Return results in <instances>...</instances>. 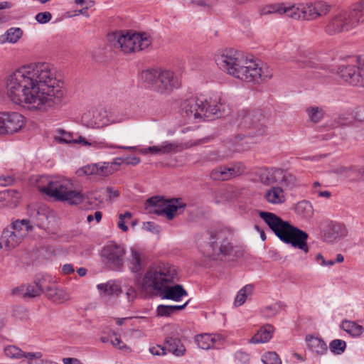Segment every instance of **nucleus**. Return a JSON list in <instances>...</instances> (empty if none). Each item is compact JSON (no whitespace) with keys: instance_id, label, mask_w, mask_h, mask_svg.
Segmentation results:
<instances>
[{"instance_id":"obj_1","label":"nucleus","mask_w":364,"mask_h":364,"mask_svg":"<svg viewBox=\"0 0 364 364\" xmlns=\"http://www.w3.org/2000/svg\"><path fill=\"white\" fill-rule=\"evenodd\" d=\"M4 86L13 103L31 111L47 112L60 104L64 97L55 70L47 63L20 66L5 77Z\"/></svg>"},{"instance_id":"obj_2","label":"nucleus","mask_w":364,"mask_h":364,"mask_svg":"<svg viewBox=\"0 0 364 364\" xmlns=\"http://www.w3.org/2000/svg\"><path fill=\"white\" fill-rule=\"evenodd\" d=\"M215 61L223 72L243 82H252L258 79L266 80L273 75L272 69L269 66H259L253 58L233 49L218 53Z\"/></svg>"},{"instance_id":"obj_3","label":"nucleus","mask_w":364,"mask_h":364,"mask_svg":"<svg viewBox=\"0 0 364 364\" xmlns=\"http://www.w3.org/2000/svg\"><path fill=\"white\" fill-rule=\"evenodd\" d=\"M259 215L281 241L305 253L309 252V235L305 231L292 225L289 221L282 220L273 213L260 211Z\"/></svg>"},{"instance_id":"obj_4","label":"nucleus","mask_w":364,"mask_h":364,"mask_svg":"<svg viewBox=\"0 0 364 364\" xmlns=\"http://www.w3.org/2000/svg\"><path fill=\"white\" fill-rule=\"evenodd\" d=\"M331 6L327 3L318 1L305 4H276L262 11V15L270 14H285L295 20L313 21L328 14Z\"/></svg>"},{"instance_id":"obj_5","label":"nucleus","mask_w":364,"mask_h":364,"mask_svg":"<svg viewBox=\"0 0 364 364\" xmlns=\"http://www.w3.org/2000/svg\"><path fill=\"white\" fill-rule=\"evenodd\" d=\"M181 113L188 119L220 117L225 111L220 96L213 95L208 99L204 96L191 97L182 102Z\"/></svg>"},{"instance_id":"obj_6","label":"nucleus","mask_w":364,"mask_h":364,"mask_svg":"<svg viewBox=\"0 0 364 364\" xmlns=\"http://www.w3.org/2000/svg\"><path fill=\"white\" fill-rule=\"evenodd\" d=\"M141 79L146 87L161 95L170 93L181 85L178 77L169 70H146L141 73Z\"/></svg>"},{"instance_id":"obj_7","label":"nucleus","mask_w":364,"mask_h":364,"mask_svg":"<svg viewBox=\"0 0 364 364\" xmlns=\"http://www.w3.org/2000/svg\"><path fill=\"white\" fill-rule=\"evenodd\" d=\"M73 188V184L70 180L62 178L50 181L47 186L41 187L40 191L56 200L67 201L72 205L83 202L85 196L81 192Z\"/></svg>"},{"instance_id":"obj_8","label":"nucleus","mask_w":364,"mask_h":364,"mask_svg":"<svg viewBox=\"0 0 364 364\" xmlns=\"http://www.w3.org/2000/svg\"><path fill=\"white\" fill-rule=\"evenodd\" d=\"M177 277V270L175 266L168 263H160L151 266L146 271L143 283L148 287L157 291L174 282Z\"/></svg>"},{"instance_id":"obj_9","label":"nucleus","mask_w":364,"mask_h":364,"mask_svg":"<svg viewBox=\"0 0 364 364\" xmlns=\"http://www.w3.org/2000/svg\"><path fill=\"white\" fill-rule=\"evenodd\" d=\"M115 39V48H120L124 53L144 50L151 44V39L146 33H117Z\"/></svg>"},{"instance_id":"obj_10","label":"nucleus","mask_w":364,"mask_h":364,"mask_svg":"<svg viewBox=\"0 0 364 364\" xmlns=\"http://www.w3.org/2000/svg\"><path fill=\"white\" fill-rule=\"evenodd\" d=\"M32 229L30 220H16L3 230L0 240L6 247L13 249L22 242Z\"/></svg>"},{"instance_id":"obj_11","label":"nucleus","mask_w":364,"mask_h":364,"mask_svg":"<svg viewBox=\"0 0 364 364\" xmlns=\"http://www.w3.org/2000/svg\"><path fill=\"white\" fill-rule=\"evenodd\" d=\"M185 207L186 204L178 198L168 200L156 196L149 198L145 203V208L149 213L165 215L168 220H172L176 213L183 210Z\"/></svg>"},{"instance_id":"obj_12","label":"nucleus","mask_w":364,"mask_h":364,"mask_svg":"<svg viewBox=\"0 0 364 364\" xmlns=\"http://www.w3.org/2000/svg\"><path fill=\"white\" fill-rule=\"evenodd\" d=\"M232 232L227 229H216L210 232L209 245L215 255H229L233 250Z\"/></svg>"},{"instance_id":"obj_13","label":"nucleus","mask_w":364,"mask_h":364,"mask_svg":"<svg viewBox=\"0 0 364 364\" xmlns=\"http://www.w3.org/2000/svg\"><path fill=\"white\" fill-rule=\"evenodd\" d=\"M126 249L122 244L114 241L108 242L102 249L101 256L113 269L120 271L124 266Z\"/></svg>"},{"instance_id":"obj_14","label":"nucleus","mask_w":364,"mask_h":364,"mask_svg":"<svg viewBox=\"0 0 364 364\" xmlns=\"http://www.w3.org/2000/svg\"><path fill=\"white\" fill-rule=\"evenodd\" d=\"M262 114L259 112L242 110L237 117V126L242 129H254L255 132H250V136L262 135L266 132V128L259 123Z\"/></svg>"},{"instance_id":"obj_15","label":"nucleus","mask_w":364,"mask_h":364,"mask_svg":"<svg viewBox=\"0 0 364 364\" xmlns=\"http://www.w3.org/2000/svg\"><path fill=\"white\" fill-rule=\"evenodd\" d=\"M25 125L26 118L19 112H0V134L16 133Z\"/></svg>"},{"instance_id":"obj_16","label":"nucleus","mask_w":364,"mask_h":364,"mask_svg":"<svg viewBox=\"0 0 364 364\" xmlns=\"http://www.w3.org/2000/svg\"><path fill=\"white\" fill-rule=\"evenodd\" d=\"M84 126L92 129H100L114 123L107 111L103 108L89 110L81 118Z\"/></svg>"},{"instance_id":"obj_17","label":"nucleus","mask_w":364,"mask_h":364,"mask_svg":"<svg viewBox=\"0 0 364 364\" xmlns=\"http://www.w3.org/2000/svg\"><path fill=\"white\" fill-rule=\"evenodd\" d=\"M50 281V276H42L34 284L22 285L14 291V294L22 298H34L45 293L44 285Z\"/></svg>"},{"instance_id":"obj_18","label":"nucleus","mask_w":364,"mask_h":364,"mask_svg":"<svg viewBox=\"0 0 364 364\" xmlns=\"http://www.w3.org/2000/svg\"><path fill=\"white\" fill-rule=\"evenodd\" d=\"M351 30L348 21L347 11H341L333 16L326 26L325 31L329 35H335Z\"/></svg>"},{"instance_id":"obj_19","label":"nucleus","mask_w":364,"mask_h":364,"mask_svg":"<svg viewBox=\"0 0 364 364\" xmlns=\"http://www.w3.org/2000/svg\"><path fill=\"white\" fill-rule=\"evenodd\" d=\"M347 233V229L343 224L328 221L326 223L323 230V237L327 242H333L346 237Z\"/></svg>"},{"instance_id":"obj_20","label":"nucleus","mask_w":364,"mask_h":364,"mask_svg":"<svg viewBox=\"0 0 364 364\" xmlns=\"http://www.w3.org/2000/svg\"><path fill=\"white\" fill-rule=\"evenodd\" d=\"M43 287L46 295L53 302L62 304L70 299L69 294L65 290L58 288L50 277V281Z\"/></svg>"},{"instance_id":"obj_21","label":"nucleus","mask_w":364,"mask_h":364,"mask_svg":"<svg viewBox=\"0 0 364 364\" xmlns=\"http://www.w3.org/2000/svg\"><path fill=\"white\" fill-rule=\"evenodd\" d=\"M338 75L344 81L352 85H361L360 68L353 65L341 66L338 68Z\"/></svg>"},{"instance_id":"obj_22","label":"nucleus","mask_w":364,"mask_h":364,"mask_svg":"<svg viewBox=\"0 0 364 364\" xmlns=\"http://www.w3.org/2000/svg\"><path fill=\"white\" fill-rule=\"evenodd\" d=\"M278 170L279 168L275 167H262L256 171L255 175L259 183L269 186L277 183Z\"/></svg>"},{"instance_id":"obj_23","label":"nucleus","mask_w":364,"mask_h":364,"mask_svg":"<svg viewBox=\"0 0 364 364\" xmlns=\"http://www.w3.org/2000/svg\"><path fill=\"white\" fill-rule=\"evenodd\" d=\"M163 299L172 300L174 301H180L183 296L188 295L187 291L180 284L173 286L166 285L163 289L159 290Z\"/></svg>"},{"instance_id":"obj_24","label":"nucleus","mask_w":364,"mask_h":364,"mask_svg":"<svg viewBox=\"0 0 364 364\" xmlns=\"http://www.w3.org/2000/svg\"><path fill=\"white\" fill-rule=\"evenodd\" d=\"M348 12V21L353 29L364 21V0L354 4Z\"/></svg>"},{"instance_id":"obj_25","label":"nucleus","mask_w":364,"mask_h":364,"mask_svg":"<svg viewBox=\"0 0 364 364\" xmlns=\"http://www.w3.org/2000/svg\"><path fill=\"white\" fill-rule=\"evenodd\" d=\"M265 200L272 205H280L285 202L286 195L284 189L278 186H272L264 193Z\"/></svg>"},{"instance_id":"obj_26","label":"nucleus","mask_w":364,"mask_h":364,"mask_svg":"<svg viewBox=\"0 0 364 364\" xmlns=\"http://www.w3.org/2000/svg\"><path fill=\"white\" fill-rule=\"evenodd\" d=\"M128 265L129 269L134 273L140 272L145 266L144 257L143 254L132 247L130 249V256L128 258Z\"/></svg>"},{"instance_id":"obj_27","label":"nucleus","mask_w":364,"mask_h":364,"mask_svg":"<svg viewBox=\"0 0 364 364\" xmlns=\"http://www.w3.org/2000/svg\"><path fill=\"white\" fill-rule=\"evenodd\" d=\"M177 148V145L169 141H164L157 146L141 149L139 151L143 154L150 153L154 155H164L169 154Z\"/></svg>"},{"instance_id":"obj_28","label":"nucleus","mask_w":364,"mask_h":364,"mask_svg":"<svg viewBox=\"0 0 364 364\" xmlns=\"http://www.w3.org/2000/svg\"><path fill=\"white\" fill-rule=\"evenodd\" d=\"M222 339V336L218 334H201L196 337L198 346L203 350L213 348L218 341Z\"/></svg>"},{"instance_id":"obj_29","label":"nucleus","mask_w":364,"mask_h":364,"mask_svg":"<svg viewBox=\"0 0 364 364\" xmlns=\"http://www.w3.org/2000/svg\"><path fill=\"white\" fill-rule=\"evenodd\" d=\"M306 342L309 349L318 355H323L327 352V345L323 339L308 335L306 337Z\"/></svg>"},{"instance_id":"obj_30","label":"nucleus","mask_w":364,"mask_h":364,"mask_svg":"<svg viewBox=\"0 0 364 364\" xmlns=\"http://www.w3.org/2000/svg\"><path fill=\"white\" fill-rule=\"evenodd\" d=\"M274 328L271 325L262 327L250 340L252 343H263L269 341L272 337Z\"/></svg>"},{"instance_id":"obj_31","label":"nucleus","mask_w":364,"mask_h":364,"mask_svg":"<svg viewBox=\"0 0 364 364\" xmlns=\"http://www.w3.org/2000/svg\"><path fill=\"white\" fill-rule=\"evenodd\" d=\"M168 350L176 356H183L186 352V348L181 341L176 338L167 337L165 339Z\"/></svg>"},{"instance_id":"obj_32","label":"nucleus","mask_w":364,"mask_h":364,"mask_svg":"<svg viewBox=\"0 0 364 364\" xmlns=\"http://www.w3.org/2000/svg\"><path fill=\"white\" fill-rule=\"evenodd\" d=\"M278 172L277 183L289 189H292L296 186V178L290 172L282 168H279Z\"/></svg>"},{"instance_id":"obj_33","label":"nucleus","mask_w":364,"mask_h":364,"mask_svg":"<svg viewBox=\"0 0 364 364\" xmlns=\"http://www.w3.org/2000/svg\"><path fill=\"white\" fill-rule=\"evenodd\" d=\"M78 134L67 132L63 129L55 130V139L59 143L79 144Z\"/></svg>"},{"instance_id":"obj_34","label":"nucleus","mask_w":364,"mask_h":364,"mask_svg":"<svg viewBox=\"0 0 364 364\" xmlns=\"http://www.w3.org/2000/svg\"><path fill=\"white\" fill-rule=\"evenodd\" d=\"M341 328L353 337H358L364 332V328L362 326L348 320L342 321Z\"/></svg>"},{"instance_id":"obj_35","label":"nucleus","mask_w":364,"mask_h":364,"mask_svg":"<svg viewBox=\"0 0 364 364\" xmlns=\"http://www.w3.org/2000/svg\"><path fill=\"white\" fill-rule=\"evenodd\" d=\"M254 290L252 284H247L240 289L234 301V305L236 307L240 306L252 296Z\"/></svg>"},{"instance_id":"obj_36","label":"nucleus","mask_w":364,"mask_h":364,"mask_svg":"<svg viewBox=\"0 0 364 364\" xmlns=\"http://www.w3.org/2000/svg\"><path fill=\"white\" fill-rule=\"evenodd\" d=\"M210 176L213 180L225 181L232 178L230 167L220 166L213 169L210 173Z\"/></svg>"},{"instance_id":"obj_37","label":"nucleus","mask_w":364,"mask_h":364,"mask_svg":"<svg viewBox=\"0 0 364 364\" xmlns=\"http://www.w3.org/2000/svg\"><path fill=\"white\" fill-rule=\"evenodd\" d=\"M306 112L309 119L314 123L320 122L323 118L325 114L322 107L316 106L306 108Z\"/></svg>"},{"instance_id":"obj_38","label":"nucleus","mask_w":364,"mask_h":364,"mask_svg":"<svg viewBox=\"0 0 364 364\" xmlns=\"http://www.w3.org/2000/svg\"><path fill=\"white\" fill-rule=\"evenodd\" d=\"M79 144L82 146H90L95 149L113 148L112 144H108L105 141L87 140L82 136H78Z\"/></svg>"},{"instance_id":"obj_39","label":"nucleus","mask_w":364,"mask_h":364,"mask_svg":"<svg viewBox=\"0 0 364 364\" xmlns=\"http://www.w3.org/2000/svg\"><path fill=\"white\" fill-rule=\"evenodd\" d=\"M26 353L16 346H8L4 348V353L6 357L11 359H18L20 361L23 359Z\"/></svg>"},{"instance_id":"obj_40","label":"nucleus","mask_w":364,"mask_h":364,"mask_svg":"<svg viewBox=\"0 0 364 364\" xmlns=\"http://www.w3.org/2000/svg\"><path fill=\"white\" fill-rule=\"evenodd\" d=\"M97 288L100 292H103L105 295L115 294L119 291V287L114 282L99 284Z\"/></svg>"},{"instance_id":"obj_41","label":"nucleus","mask_w":364,"mask_h":364,"mask_svg":"<svg viewBox=\"0 0 364 364\" xmlns=\"http://www.w3.org/2000/svg\"><path fill=\"white\" fill-rule=\"evenodd\" d=\"M23 31L20 28H10L5 33L6 41L11 43H16L22 36Z\"/></svg>"},{"instance_id":"obj_42","label":"nucleus","mask_w":364,"mask_h":364,"mask_svg":"<svg viewBox=\"0 0 364 364\" xmlns=\"http://www.w3.org/2000/svg\"><path fill=\"white\" fill-rule=\"evenodd\" d=\"M346 348V341L341 339H334L329 344L331 351L336 355H341L345 351Z\"/></svg>"},{"instance_id":"obj_43","label":"nucleus","mask_w":364,"mask_h":364,"mask_svg":"<svg viewBox=\"0 0 364 364\" xmlns=\"http://www.w3.org/2000/svg\"><path fill=\"white\" fill-rule=\"evenodd\" d=\"M296 211L298 214L304 217H309L313 213V208L310 203L301 201L296 205Z\"/></svg>"},{"instance_id":"obj_44","label":"nucleus","mask_w":364,"mask_h":364,"mask_svg":"<svg viewBox=\"0 0 364 364\" xmlns=\"http://www.w3.org/2000/svg\"><path fill=\"white\" fill-rule=\"evenodd\" d=\"M231 151H225L223 150H218L211 151L205 156V159L212 161H221L229 157Z\"/></svg>"},{"instance_id":"obj_45","label":"nucleus","mask_w":364,"mask_h":364,"mask_svg":"<svg viewBox=\"0 0 364 364\" xmlns=\"http://www.w3.org/2000/svg\"><path fill=\"white\" fill-rule=\"evenodd\" d=\"M98 176H107L112 174L117 169L112 166L109 162L97 163Z\"/></svg>"},{"instance_id":"obj_46","label":"nucleus","mask_w":364,"mask_h":364,"mask_svg":"<svg viewBox=\"0 0 364 364\" xmlns=\"http://www.w3.org/2000/svg\"><path fill=\"white\" fill-rule=\"evenodd\" d=\"M282 309V305L279 303H274L272 305L266 306L262 309V313L265 317H272L276 316Z\"/></svg>"},{"instance_id":"obj_47","label":"nucleus","mask_w":364,"mask_h":364,"mask_svg":"<svg viewBox=\"0 0 364 364\" xmlns=\"http://www.w3.org/2000/svg\"><path fill=\"white\" fill-rule=\"evenodd\" d=\"M264 364H282V361L275 352H267L262 355Z\"/></svg>"},{"instance_id":"obj_48","label":"nucleus","mask_w":364,"mask_h":364,"mask_svg":"<svg viewBox=\"0 0 364 364\" xmlns=\"http://www.w3.org/2000/svg\"><path fill=\"white\" fill-rule=\"evenodd\" d=\"M98 168H97V163L92 164L87 166H83L81 169L77 171V174L79 176L86 175H97L98 176Z\"/></svg>"},{"instance_id":"obj_49","label":"nucleus","mask_w":364,"mask_h":364,"mask_svg":"<svg viewBox=\"0 0 364 364\" xmlns=\"http://www.w3.org/2000/svg\"><path fill=\"white\" fill-rule=\"evenodd\" d=\"M132 214L129 211L119 214V221L117 223L118 228L123 232H127L128 230V227L126 225V223L132 218Z\"/></svg>"},{"instance_id":"obj_50","label":"nucleus","mask_w":364,"mask_h":364,"mask_svg":"<svg viewBox=\"0 0 364 364\" xmlns=\"http://www.w3.org/2000/svg\"><path fill=\"white\" fill-rule=\"evenodd\" d=\"M156 311L158 316L161 317H168L173 314L172 305H159Z\"/></svg>"},{"instance_id":"obj_51","label":"nucleus","mask_w":364,"mask_h":364,"mask_svg":"<svg viewBox=\"0 0 364 364\" xmlns=\"http://www.w3.org/2000/svg\"><path fill=\"white\" fill-rule=\"evenodd\" d=\"M230 168L232 178L242 174L246 170L245 166L241 162H237L232 164L231 166H230Z\"/></svg>"},{"instance_id":"obj_52","label":"nucleus","mask_w":364,"mask_h":364,"mask_svg":"<svg viewBox=\"0 0 364 364\" xmlns=\"http://www.w3.org/2000/svg\"><path fill=\"white\" fill-rule=\"evenodd\" d=\"M284 59L286 60H289V61H292V62H295V63H299V65L301 67H311V68H314L315 67L314 63L309 60H306V59H304V60H301L299 58H297L295 56H284Z\"/></svg>"},{"instance_id":"obj_53","label":"nucleus","mask_w":364,"mask_h":364,"mask_svg":"<svg viewBox=\"0 0 364 364\" xmlns=\"http://www.w3.org/2000/svg\"><path fill=\"white\" fill-rule=\"evenodd\" d=\"M52 18V15L48 11L40 12L35 16V19L37 22L41 24L48 23Z\"/></svg>"},{"instance_id":"obj_54","label":"nucleus","mask_w":364,"mask_h":364,"mask_svg":"<svg viewBox=\"0 0 364 364\" xmlns=\"http://www.w3.org/2000/svg\"><path fill=\"white\" fill-rule=\"evenodd\" d=\"M111 343L114 347L117 348L119 350L130 351V348L124 343L119 337H115L114 339H112Z\"/></svg>"},{"instance_id":"obj_55","label":"nucleus","mask_w":364,"mask_h":364,"mask_svg":"<svg viewBox=\"0 0 364 364\" xmlns=\"http://www.w3.org/2000/svg\"><path fill=\"white\" fill-rule=\"evenodd\" d=\"M149 352L153 355H158V356L165 355L166 354V348L160 345H156L155 346L150 347Z\"/></svg>"},{"instance_id":"obj_56","label":"nucleus","mask_w":364,"mask_h":364,"mask_svg":"<svg viewBox=\"0 0 364 364\" xmlns=\"http://www.w3.org/2000/svg\"><path fill=\"white\" fill-rule=\"evenodd\" d=\"M143 228L147 231L151 232H159V225H156L154 222H146L143 224Z\"/></svg>"},{"instance_id":"obj_57","label":"nucleus","mask_w":364,"mask_h":364,"mask_svg":"<svg viewBox=\"0 0 364 364\" xmlns=\"http://www.w3.org/2000/svg\"><path fill=\"white\" fill-rule=\"evenodd\" d=\"M235 358L242 363H246L249 360V355L242 351H237L235 353Z\"/></svg>"},{"instance_id":"obj_58","label":"nucleus","mask_w":364,"mask_h":364,"mask_svg":"<svg viewBox=\"0 0 364 364\" xmlns=\"http://www.w3.org/2000/svg\"><path fill=\"white\" fill-rule=\"evenodd\" d=\"M14 181V179L11 176H0V186H6L11 184Z\"/></svg>"},{"instance_id":"obj_59","label":"nucleus","mask_w":364,"mask_h":364,"mask_svg":"<svg viewBox=\"0 0 364 364\" xmlns=\"http://www.w3.org/2000/svg\"><path fill=\"white\" fill-rule=\"evenodd\" d=\"M124 164L127 165H136L139 164L141 161L140 158L137 156H127L124 158Z\"/></svg>"},{"instance_id":"obj_60","label":"nucleus","mask_w":364,"mask_h":364,"mask_svg":"<svg viewBox=\"0 0 364 364\" xmlns=\"http://www.w3.org/2000/svg\"><path fill=\"white\" fill-rule=\"evenodd\" d=\"M126 294L129 301H133L137 296L136 290L132 287L127 289Z\"/></svg>"},{"instance_id":"obj_61","label":"nucleus","mask_w":364,"mask_h":364,"mask_svg":"<svg viewBox=\"0 0 364 364\" xmlns=\"http://www.w3.org/2000/svg\"><path fill=\"white\" fill-rule=\"evenodd\" d=\"M62 361L63 364H82L80 360L75 358H63Z\"/></svg>"},{"instance_id":"obj_62","label":"nucleus","mask_w":364,"mask_h":364,"mask_svg":"<svg viewBox=\"0 0 364 364\" xmlns=\"http://www.w3.org/2000/svg\"><path fill=\"white\" fill-rule=\"evenodd\" d=\"M74 271V267L71 264H65L62 267V272L65 274H72Z\"/></svg>"},{"instance_id":"obj_63","label":"nucleus","mask_w":364,"mask_h":364,"mask_svg":"<svg viewBox=\"0 0 364 364\" xmlns=\"http://www.w3.org/2000/svg\"><path fill=\"white\" fill-rule=\"evenodd\" d=\"M106 191L108 193V197L110 200L112 198H116L119 196L118 191L111 187H108Z\"/></svg>"},{"instance_id":"obj_64","label":"nucleus","mask_w":364,"mask_h":364,"mask_svg":"<svg viewBox=\"0 0 364 364\" xmlns=\"http://www.w3.org/2000/svg\"><path fill=\"white\" fill-rule=\"evenodd\" d=\"M190 300L187 301L186 303L181 305H172V310L173 314L178 311L183 310L188 304Z\"/></svg>"}]
</instances>
